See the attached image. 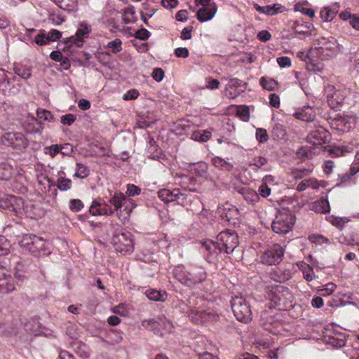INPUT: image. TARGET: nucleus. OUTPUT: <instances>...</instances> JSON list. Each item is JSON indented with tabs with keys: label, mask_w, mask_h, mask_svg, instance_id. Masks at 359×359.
<instances>
[{
	"label": "nucleus",
	"mask_w": 359,
	"mask_h": 359,
	"mask_svg": "<svg viewBox=\"0 0 359 359\" xmlns=\"http://www.w3.org/2000/svg\"><path fill=\"white\" fill-rule=\"evenodd\" d=\"M114 231L112 244L115 250L122 254L130 253L133 250V239L132 234L123 230L118 224H111Z\"/></svg>",
	"instance_id": "4"
},
{
	"label": "nucleus",
	"mask_w": 359,
	"mask_h": 359,
	"mask_svg": "<svg viewBox=\"0 0 359 359\" xmlns=\"http://www.w3.org/2000/svg\"><path fill=\"white\" fill-rule=\"evenodd\" d=\"M312 210L316 212L325 213L330 210L329 203L327 200H319L313 203Z\"/></svg>",
	"instance_id": "34"
},
{
	"label": "nucleus",
	"mask_w": 359,
	"mask_h": 359,
	"mask_svg": "<svg viewBox=\"0 0 359 359\" xmlns=\"http://www.w3.org/2000/svg\"><path fill=\"white\" fill-rule=\"evenodd\" d=\"M237 115L244 121H247L250 117L248 107L245 106L239 107L236 112Z\"/></svg>",
	"instance_id": "55"
},
{
	"label": "nucleus",
	"mask_w": 359,
	"mask_h": 359,
	"mask_svg": "<svg viewBox=\"0 0 359 359\" xmlns=\"http://www.w3.org/2000/svg\"><path fill=\"white\" fill-rule=\"evenodd\" d=\"M27 267L22 263H18L15 269L14 276L19 280H23L26 276Z\"/></svg>",
	"instance_id": "48"
},
{
	"label": "nucleus",
	"mask_w": 359,
	"mask_h": 359,
	"mask_svg": "<svg viewBox=\"0 0 359 359\" xmlns=\"http://www.w3.org/2000/svg\"><path fill=\"white\" fill-rule=\"evenodd\" d=\"M266 163V158L259 156L255 158L250 163V166H255L257 168H262Z\"/></svg>",
	"instance_id": "58"
},
{
	"label": "nucleus",
	"mask_w": 359,
	"mask_h": 359,
	"mask_svg": "<svg viewBox=\"0 0 359 359\" xmlns=\"http://www.w3.org/2000/svg\"><path fill=\"white\" fill-rule=\"evenodd\" d=\"M266 297L269 301L266 306L269 310L262 311L260 320L266 330H270L269 325L278 320L276 317V308L277 310H285L292 303L293 295L290 290L280 284L269 286L266 292Z\"/></svg>",
	"instance_id": "1"
},
{
	"label": "nucleus",
	"mask_w": 359,
	"mask_h": 359,
	"mask_svg": "<svg viewBox=\"0 0 359 359\" xmlns=\"http://www.w3.org/2000/svg\"><path fill=\"white\" fill-rule=\"evenodd\" d=\"M293 116L297 119L310 122L314 120L316 117V112L312 107L306 106L296 111Z\"/></svg>",
	"instance_id": "23"
},
{
	"label": "nucleus",
	"mask_w": 359,
	"mask_h": 359,
	"mask_svg": "<svg viewBox=\"0 0 359 359\" xmlns=\"http://www.w3.org/2000/svg\"><path fill=\"white\" fill-rule=\"evenodd\" d=\"M89 212L93 216L112 215L114 213V210L106 203L102 205L101 203L94 200L90 207Z\"/></svg>",
	"instance_id": "22"
},
{
	"label": "nucleus",
	"mask_w": 359,
	"mask_h": 359,
	"mask_svg": "<svg viewBox=\"0 0 359 359\" xmlns=\"http://www.w3.org/2000/svg\"><path fill=\"white\" fill-rule=\"evenodd\" d=\"M341 46L333 36H320L315 40L311 47V53H316L317 58L329 60L338 55Z\"/></svg>",
	"instance_id": "2"
},
{
	"label": "nucleus",
	"mask_w": 359,
	"mask_h": 359,
	"mask_svg": "<svg viewBox=\"0 0 359 359\" xmlns=\"http://www.w3.org/2000/svg\"><path fill=\"white\" fill-rule=\"evenodd\" d=\"M330 137V133L325 128L320 127L311 131L307 136V142L311 145L317 146V151L315 154L320 153L322 151L323 145L326 143Z\"/></svg>",
	"instance_id": "14"
},
{
	"label": "nucleus",
	"mask_w": 359,
	"mask_h": 359,
	"mask_svg": "<svg viewBox=\"0 0 359 359\" xmlns=\"http://www.w3.org/2000/svg\"><path fill=\"white\" fill-rule=\"evenodd\" d=\"M356 123V118L353 116H339L332 123L337 130L346 133L354 128Z\"/></svg>",
	"instance_id": "20"
},
{
	"label": "nucleus",
	"mask_w": 359,
	"mask_h": 359,
	"mask_svg": "<svg viewBox=\"0 0 359 359\" xmlns=\"http://www.w3.org/2000/svg\"><path fill=\"white\" fill-rule=\"evenodd\" d=\"M20 245L34 256L48 255L50 254L46 242L42 238L38 237L36 235L29 234L25 236L20 242Z\"/></svg>",
	"instance_id": "5"
},
{
	"label": "nucleus",
	"mask_w": 359,
	"mask_h": 359,
	"mask_svg": "<svg viewBox=\"0 0 359 359\" xmlns=\"http://www.w3.org/2000/svg\"><path fill=\"white\" fill-rule=\"evenodd\" d=\"M202 250L208 252L210 255L215 256L218 255L220 251V248L218 245L217 241L216 242L212 240H206L202 243Z\"/></svg>",
	"instance_id": "27"
},
{
	"label": "nucleus",
	"mask_w": 359,
	"mask_h": 359,
	"mask_svg": "<svg viewBox=\"0 0 359 359\" xmlns=\"http://www.w3.org/2000/svg\"><path fill=\"white\" fill-rule=\"evenodd\" d=\"M24 205L23 199L15 196H6L0 198V208L13 212L17 216L22 215L24 212Z\"/></svg>",
	"instance_id": "11"
},
{
	"label": "nucleus",
	"mask_w": 359,
	"mask_h": 359,
	"mask_svg": "<svg viewBox=\"0 0 359 359\" xmlns=\"http://www.w3.org/2000/svg\"><path fill=\"white\" fill-rule=\"evenodd\" d=\"M130 306L126 304H119L116 306L112 309V311L114 313L118 314L122 316H127L130 313Z\"/></svg>",
	"instance_id": "47"
},
{
	"label": "nucleus",
	"mask_w": 359,
	"mask_h": 359,
	"mask_svg": "<svg viewBox=\"0 0 359 359\" xmlns=\"http://www.w3.org/2000/svg\"><path fill=\"white\" fill-rule=\"evenodd\" d=\"M5 145L13 147L18 151H22L27 147L29 141L21 133H6L1 138Z\"/></svg>",
	"instance_id": "12"
},
{
	"label": "nucleus",
	"mask_w": 359,
	"mask_h": 359,
	"mask_svg": "<svg viewBox=\"0 0 359 359\" xmlns=\"http://www.w3.org/2000/svg\"><path fill=\"white\" fill-rule=\"evenodd\" d=\"M297 55L301 60L306 62V67L307 66V62H309L313 58H317L316 53H311V48L307 52H299Z\"/></svg>",
	"instance_id": "50"
},
{
	"label": "nucleus",
	"mask_w": 359,
	"mask_h": 359,
	"mask_svg": "<svg viewBox=\"0 0 359 359\" xmlns=\"http://www.w3.org/2000/svg\"><path fill=\"white\" fill-rule=\"evenodd\" d=\"M158 194L159 198L166 203L176 201L178 204L184 205L187 199V194L182 192L180 189H163Z\"/></svg>",
	"instance_id": "15"
},
{
	"label": "nucleus",
	"mask_w": 359,
	"mask_h": 359,
	"mask_svg": "<svg viewBox=\"0 0 359 359\" xmlns=\"http://www.w3.org/2000/svg\"><path fill=\"white\" fill-rule=\"evenodd\" d=\"M76 120V116L72 114L62 116L60 121L62 124L71 126Z\"/></svg>",
	"instance_id": "59"
},
{
	"label": "nucleus",
	"mask_w": 359,
	"mask_h": 359,
	"mask_svg": "<svg viewBox=\"0 0 359 359\" xmlns=\"http://www.w3.org/2000/svg\"><path fill=\"white\" fill-rule=\"evenodd\" d=\"M142 325L154 331L156 334L170 333L173 330L172 323L164 316L158 317L156 319L144 320L142 322Z\"/></svg>",
	"instance_id": "8"
},
{
	"label": "nucleus",
	"mask_w": 359,
	"mask_h": 359,
	"mask_svg": "<svg viewBox=\"0 0 359 359\" xmlns=\"http://www.w3.org/2000/svg\"><path fill=\"white\" fill-rule=\"evenodd\" d=\"M294 32L297 35H299L300 38H305L311 35L312 31L314 29L313 24L310 22L296 21L292 27Z\"/></svg>",
	"instance_id": "21"
},
{
	"label": "nucleus",
	"mask_w": 359,
	"mask_h": 359,
	"mask_svg": "<svg viewBox=\"0 0 359 359\" xmlns=\"http://www.w3.org/2000/svg\"><path fill=\"white\" fill-rule=\"evenodd\" d=\"M22 85L18 83L17 85H13L12 86L7 87V90L5 93H7L8 95H18L21 90Z\"/></svg>",
	"instance_id": "60"
},
{
	"label": "nucleus",
	"mask_w": 359,
	"mask_h": 359,
	"mask_svg": "<svg viewBox=\"0 0 359 359\" xmlns=\"http://www.w3.org/2000/svg\"><path fill=\"white\" fill-rule=\"evenodd\" d=\"M135 9L133 7L126 8L123 11L122 13V20L125 24H129L134 21L135 18Z\"/></svg>",
	"instance_id": "41"
},
{
	"label": "nucleus",
	"mask_w": 359,
	"mask_h": 359,
	"mask_svg": "<svg viewBox=\"0 0 359 359\" xmlns=\"http://www.w3.org/2000/svg\"><path fill=\"white\" fill-rule=\"evenodd\" d=\"M272 135L274 139H283L285 135V130L283 125L276 123L271 130Z\"/></svg>",
	"instance_id": "46"
},
{
	"label": "nucleus",
	"mask_w": 359,
	"mask_h": 359,
	"mask_svg": "<svg viewBox=\"0 0 359 359\" xmlns=\"http://www.w3.org/2000/svg\"><path fill=\"white\" fill-rule=\"evenodd\" d=\"M337 285L333 283H328L322 286V288L318 289V291H321L323 296H329L332 294L335 290Z\"/></svg>",
	"instance_id": "52"
},
{
	"label": "nucleus",
	"mask_w": 359,
	"mask_h": 359,
	"mask_svg": "<svg viewBox=\"0 0 359 359\" xmlns=\"http://www.w3.org/2000/svg\"><path fill=\"white\" fill-rule=\"evenodd\" d=\"M107 48L111 50L113 53H117L122 50V42L119 39H116L108 42Z\"/></svg>",
	"instance_id": "49"
},
{
	"label": "nucleus",
	"mask_w": 359,
	"mask_h": 359,
	"mask_svg": "<svg viewBox=\"0 0 359 359\" xmlns=\"http://www.w3.org/2000/svg\"><path fill=\"white\" fill-rule=\"evenodd\" d=\"M60 7L68 11H74L78 8L76 0H62Z\"/></svg>",
	"instance_id": "44"
},
{
	"label": "nucleus",
	"mask_w": 359,
	"mask_h": 359,
	"mask_svg": "<svg viewBox=\"0 0 359 359\" xmlns=\"http://www.w3.org/2000/svg\"><path fill=\"white\" fill-rule=\"evenodd\" d=\"M231 304L233 314L238 320L248 323L252 319L249 302L243 296L233 297Z\"/></svg>",
	"instance_id": "7"
},
{
	"label": "nucleus",
	"mask_w": 359,
	"mask_h": 359,
	"mask_svg": "<svg viewBox=\"0 0 359 359\" xmlns=\"http://www.w3.org/2000/svg\"><path fill=\"white\" fill-rule=\"evenodd\" d=\"M216 239L220 251H224L227 254L233 252L238 245V235L234 231H222L217 236Z\"/></svg>",
	"instance_id": "9"
},
{
	"label": "nucleus",
	"mask_w": 359,
	"mask_h": 359,
	"mask_svg": "<svg viewBox=\"0 0 359 359\" xmlns=\"http://www.w3.org/2000/svg\"><path fill=\"white\" fill-rule=\"evenodd\" d=\"M240 193L242 194L244 199L249 203H254L258 201L259 198L258 194L248 187H243L241 189Z\"/></svg>",
	"instance_id": "29"
},
{
	"label": "nucleus",
	"mask_w": 359,
	"mask_h": 359,
	"mask_svg": "<svg viewBox=\"0 0 359 359\" xmlns=\"http://www.w3.org/2000/svg\"><path fill=\"white\" fill-rule=\"evenodd\" d=\"M212 137V133L209 130H197L193 131L190 135V138L194 141L199 142H206Z\"/></svg>",
	"instance_id": "28"
},
{
	"label": "nucleus",
	"mask_w": 359,
	"mask_h": 359,
	"mask_svg": "<svg viewBox=\"0 0 359 359\" xmlns=\"http://www.w3.org/2000/svg\"><path fill=\"white\" fill-rule=\"evenodd\" d=\"M337 13V11L336 9L326 7L320 11V17L323 21L330 22L335 18Z\"/></svg>",
	"instance_id": "38"
},
{
	"label": "nucleus",
	"mask_w": 359,
	"mask_h": 359,
	"mask_svg": "<svg viewBox=\"0 0 359 359\" xmlns=\"http://www.w3.org/2000/svg\"><path fill=\"white\" fill-rule=\"evenodd\" d=\"M146 296L150 300L164 302L166 299V294L165 292H161L154 289H149L145 292Z\"/></svg>",
	"instance_id": "32"
},
{
	"label": "nucleus",
	"mask_w": 359,
	"mask_h": 359,
	"mask_svg": "<svg viewBox=\"0 0 359 359\" xmlns=\"http://www.w3.org/2000/svg\"><path fill=\"white\" fill-rule=\"evenodd\" d=\"M72 180L65 177V173L63 170H60L57 175V187L62 191H66L72 187Z\"/></svg>",
	"instance_id": "25"
},
{
	"label": "nucleus",
	"mask_w": 359,
	"mask_h": 359,
	"mask_svg": "<svg viewBox=\"0 0 359 359\" xmlns=\"http://www.w3.org/2000/svg\"><path fill=\"white\" fill-rule=\"evenodd\" d=\"M256 138L260 143L266 142L269 140L266 130L264 128H257L256 130Z\"/></svg>",
	"instance_id": "54"
},
{
	"label": "nucleus",
	"mask_w": 359,
	"mask_h": 359,
	"mask_svg": "<svg viewBox=\"0 0 359 359\" xmlns=\"http://www.w3.org/2000/svg\"><path fill=\"white\" fill-rule=\"evenodd\" d=\"M299 268L302 271L304 278L307 281H311L314 279L315 275L313 273V268L310 265H309L304 262H302L299 264Z\"/></svg>",
	"instance_id": "33"
},
{
	"label": "nucleus",
	"mask_w": 359,
	"mask_h": 359,
	"mask_svg": "<svg viewBox=\"0 0 359 359\" xmlns=\"http://www.w3.org/2000/svg\"><path fill=\"white\" fill-rule=\"evenodd\" d=\"M91 32L90 27L86 23L81 22L79 25V27L76 32V38L81 39V41H83V37L87 36Z\"/></svg>",
	"instance_id": "39"
},
{
	"label": "nucleus",
	"mask_w": 359,
	"mask_h": 359,
	"mask_svg": "<svg viewBox=\"0 0 359 359\" xmlns=\"http://www.w3.org/2000/svg\"><path fill=\"white\" fill-rule=\"evenodd\" d=\"M61 149L60 144H53L45 147L43 148V153L53 158L57 154H60Z\"/></svg>",
	"instance_id": "45"
},
{
	"label": "nucleus",
	"mask_w": 359,
	"mask_h": 359,
	"mask_svg": "<svg viewBox=\"0 0 359 359\" xmlns=\"http://www.w3.org/2000/svg\"><path fill=\"white\" fill-rule=\"evenodd\" d=\"M325 92L328 105L333 109H337L344 101V93L342 90H336L332 85L326 87Z\"/></svg>",
	"instance_id": "16"
},
{
	"label": "nucleus",
	"mask_w": 359,
	"mask_h": 359,
	"mask_svg": "<svg viewBox=\"0 0 359 359\" xmlns=\"http://www.w3.org/2000/svg\"><path fill=\"white\" fill-rule=\"evenodd\" d=\"M13 71L18 76L24 79H28L32 76L31 69L29 68L20 66L18 65H14Z\"/></svg>",
	"instance_id": "37"
},
{
	"label": "nucleus",
	"mask_w": 359,
	"mask_h": 359,
	"mask_svg": "<svg viewBox=\"0 0 359 359\" xmlns=\"http://www.w3.org/2000/svg\"><path fill=\"white\" fill-rule=\"evenodd\" d=\"M222 219H226L230 224L236 225L239 219L240 213L237 208L230 203H225L219 210Z\"/></svg>",
	"instance_id": "19"
},
{
	"label": "nucleus",
	"mask_w": 359,
	"mask_h": 359,
	"mask_svg": "<svg viewBox=\"0 0 359 359\" xmlns=\"http://www.w3.org/2000/svg\"><path fill=\"white\" fill-rule=\"evenodd\" d=\"M196 6H201L197 12V19L201 22L212 20L215 15L217 7L212 0H195Z\"/></svg>",
	"instance_id": "10"
},
{
	"label": "nucleus",
	"mask_w": 359,
	"mask_h": 359,
	"mask_svg": "<svg viewBox=\"0 0 359 359\" xmlns=\"http://www.w3.org/2000/svg\"><path fill=\"white\" fill-rule=\"evenodd\" d=\"M140 192L141 189L138 187L134 184L128 185L126 194L129 196H137L140 194Z\"/></svg>",
	"instance_id": "63"
},
{
	"label": "nucleus",
	"mask_w": 359,
	"mask_h": 359,
	"mask_svg": "<svg viewBox=\"0 0 359 359\" xmlns=\"http://www.w3.org/2000/svg\"><path fill=\"white\" fill-rule=\"evenodd\" d=\"M284 249L279 244H273L260 257L261 262L268 265L279 264L283 257Z\"/></svg>",
	"instance_id": "13"
},
{
	"label": "nucleus",
	"mask_w": 359,
	"mask_h": 359,
	"mask_svg": "<svg viewBox=\"0 0 359 359\" xmlns=\"http://www.w3.org/2000/svg\"><path fill=\"white\" fill-rule=\"evenodd\" d=\"M126 196L121 192H116L109 199V203L114 206V210H121L123 207Z\"/></svg>",
	"instance_id": "30"
},
{
	"label": "nucleus",
	"mask_w": 359,
	"mask_h": 359,
	"mask_svg": "<svg viewBox=\"0 0 359 359\" xmlns=\"http://www.w3.org/2000/svg\"><path fill=\"white\" fill-rule=\"evenodd\" d=\"M212 162L215 167L221 170H230L233 168V165L230 163L218 156L214 157L212 159Z\"/></svg>",
	"instance_id": "35"
},
{
	"label": "nucleus",
	"mask_w": 359,
	"mask_h": 359,
	"mask_svg": "<svg viewBox=\"0 0 359 359\" xmlns=\"http://www.w3.org/2000/svg\"><path fill=\"white\" fill-rule=\"evenodd\" d=\"M90 173L89 168L81 163H76V172L74 173V176L81 179L86 178L88 176Z\"/></svg>",
	"instance_id": "42"
},
{
	"label": "nucleus",
	"mask_w": 359,
	"mask_h": 359,
	"mask_svg": "<svg viewBox=\"0 0 359 359\" xmlns=\"http://www.w3.org/2000/svg\"><path fill=\"white\" fill-rule=\"evenodd\" d=\"M285 11L284 6L279 4H274L273 5L265 6L264 14L269 15H273L277 13H283Z\"/></svg>",
	"instance_id": "36"
},
{
	"label": "nucleus",
	"mask_w": 359,
	"mask_h": 359,
	"mask_svg": "<svg viewBox=\"0 0 359 359\" xmlns=\"http://www.w3.org/2000/svg\"><path fill=\"white\" fill-rule=\"evenodd\" d=\"M11 83V81L8 78V72L4 69H0V88L3 91H6Z\"/></svg>",
	"instance_id": "40"
},
{
	"label": "nucleus",
	"mask_w": 359,
	"mask_h": 359,
	"mask_svg": "<svg viewBox=\"0 0 359 359\" xmlns=\"http://www.w3.org/2000/svg\"><path fill=\"white\" fill-rule=\"evenodd\" d=\"M187 313L190 320L196 324L204 323L216 318L214 313L200 307L191 309Z\"/></svg>",
	"instance_id": "17"
},
{
	"label": "nucleus",
	"mask_w": 359,
	"mask_h": 359,
	"mask_svg": "<svg viewBox=\"0 0 359 359\" xmlns=\"http://www.w3.org/2000/svg\"><path fill=\"white\" fill-rule=\"evenodd\" d=\"M150 36L149 32L146 29H140L135 34V37L141 40H146Z\"/></svg>",
	"instance_id": "62"
},
{
	"label": "nucleus",
	"mask_w": 359,
	"mask_h": 359,
	"mask_svg": "<svg viewBox=\"0 0 359 359\" xmlns=\"http://www.w3.org/2000/svg\"><path fill=\"white\" fill-rule=\"evenodd\" d=\"M320 187L319 182L313 178L306 179L302 181L297 187V189L299 191H303L309 187H311L313 189H318Z\"/></svg>",
	"instance_id": "31"
},
{
	"label": "nucleus",
	"mask_w": 359,
	"mask_h": 359,
	"mask_svg": "<svg viewBox=\"0 0 359 359\" xmlns=\"http://www.w3.org/2000/svg\"><path fill=\"white\" fill-rule=\"evenodd\" d=\"M83 208V202L79 199H72L69 201V208L73 212H79Z\"/></svg>",
	"instance_id": "56"
},
{
	"label": "nucleus",
	"mask_w": 359,
	"mask_h": 359,
	"mask_svg": "<svg viewBox=\"0 0 359 359\" xmlns=\"http://www.w3.org/2000/svg\"><path fill=\"white\" fill-rule=\"evenodd\" d=\"M245 83L238 79H231L226 86L224 95L229 99L238 97L245 89Z\"/></svg>",
	"instance_id": "18"
},
{
	"label": "nucleus",
	"mask_w": 359,
	"mask_h": 359,
	"mask_svg": "<svg viewBox=\"0 0 359 359\" xmlns=\"http://www.w3.org/2000/svg\"><path fill=\"white\" fill-rule=\"evenodd\" d=\"M34 41L39 46H43L46 45L49 42V40L48 39V36L43 33L41 34H38L35 37Z\"/></svg>",
	"instance_id": "64"
},
{
	"label": "nucleus",
	"mask_w": 359,
	"mask_h": 359,
	"mask_svg": "<svg viewBox=\"0 0 359 359\" xmlns=\"http://www.w3.org/2000/svg\"><path fill=\"white\" fill-rule=\"evenodd\" d=\"M309 240L314 243L323 244L328 241L327 238H325L322 235H311L309 237Z\"/></svg>",
	"instance_id": "61"
},
{
	"label": "nucleus",
	"mask_w": 359,
	"mask_h": 359,
	"mask_svg": "<svg viewBox=\"0 0 359 359\" xmlns=\"http://www.w3.org/2000/svg\"><path fill=\"white\" fill-rule=\"evenodd\" d=\"M306 69L314 73H320L323 71L324 67L321 62H317L313 58L311 61L307 62Z\"/></svg>",
	"instance_id": "43"
},
{
	"label": "nucleus",
	"mask_w": 359,
	"mask_h": 359,
	"mask_svg": "<svg viewBox=\"0 0 359 359\" xmlns=\"http://www.w3.org/2000/svg\"><path fill=\"white\" fill-rule=\"evenodd\" d=\"M294 10L296 12H300L304 15H308L311 18H313L315 16V12L313 10L304 7L302 4H296L294 7Z\"/></svg>",
	"instance_id": "51"
},
{
	"label": "nucleus",
	"mask_w": 359,
	"mask_h": 359,
	"mask_svg": "<svg viewBox=\"0 0 359 359\" xmlns=\"http://www.w3.org/2000/svg\"><path fill=\"white\" fill-rule=\"evenodd\" d=\"M295 223L294 216L287 210L280 211L272 223V229L276 233H288Z\"/></svg>",
	"instance_id": "6"
},
{
	"label": "nucleus",
	"mask_w": 359,
	"mask_h": 359,
	"mask_svg": "<svg viewBox=\"0 0 359 359\" xmlns=\"http://www.w3.org/2000/svg\"><path fill=\"white\" fill-rule=\"evenodd\" d=\"M30 121L25 123V130L29 133H41L43 130L42 123L33 116L30 118Z\"/></svg>",
	"instance_id": "26"
},
{
	"label": "nucleus",
	"mask_w": 359,
	"mask_h": 359,
	"mask_svg": "<svg viewBox=\"0 0 359 359\" xmlns=\"http://www.w3.org/2000/svg\"><path fill=\"white\" fill-rule=\"evenodd\" d=\"M135 207L136 203H135V201L131 198H126L123 207V210H121L119 212L117 213L118 217H119V219H121V221L124 222L126 220L128 219V217L130 215V213Z\"/></svg>",
	"instance_id": "24"
},
{
	"label": "nucleus",
	"mask_w": 359,
	"mask_h": 359,
	"mask_svg": "<svg viewBox=\"0 0 359 359\" xmlns=\"http://www.w3.org/2000/svg\"><path fill=\"white\" fill-rule=\"evenodd\" d=\"M260 84L264 88L268 90H272L275 88L276 83L275 81L273 79H266L265 78H261Z\"/></svg>",
	"instance_id": "57"
},
{
	"label": "nucleus",
	"mask_w": 359,
	"mask_h": 359,
	"mask_svg": "<svg viewBox=\"0 0 359 359\" xmlns=\"http://www.w3.org/2000/svg\"><path fill=\"white\" fill-rule=\"evenodd\" d=\"M36 115L37 118L40 121H48L50 122L53 119V116L52 114L49 111L45 109H38L36 111Z\"/></svg>",
	"instance_id": "53"
},
{
	"label": "nucleus",
	"mask_w": 359,
	"mask_h": 359,
	"mask_svg": "<svg viewBox=\"0 0 359 359\" xmlns=\"http://www.w3.org/2000/svg\"><path fill=\"white\" fill-rule=\"evenodd\" d=\"M174 276L179 282L189 287L201 283L207 277L205 270L198 266H191L189 270L183 266H177L175 268Z\"/></svg>",
	"instance_id": "3"
}]
</instances>
